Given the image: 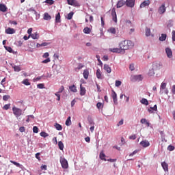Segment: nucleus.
Segmentation results:
<instances>
[{
  "label": "nucleus",
  "instance_id": "obj_56",
  "mask_svg": "<svg viewBox=\"0 0 175 175\" xmlns=\"http://www.w3.org/2000/svg\"><path fill=\"white\" fill-rule=\"evenodd\" d=\"M161 88L162 90H165V88H166V83H162L161 85Z\"/></svg>",
  "mask_w": 175,
  "mask_h": 175
},
{
  "label": "nucleus",
  "instance_id": "obj_64",
  "mask_svg": "<svg viewBox=\"0 0 175 175\" xmlns=\"http://www.w3.org/2000/svg\"><path fill=\"white\" fill-rule=\"evenodd\" d=\"M172 94H175V85L172 86Z\"/></svg>",
  "mask_w": 175,
  "mask_h": 175
},
{
  "label": "nucleus",
  "instance_id": "obj_61",
  "mask_svg": "<svg viewBox=\"0 0 175 175\" xmlns=\"http://www.w3.org/2000/svg\"><path fill=\"white\" fill-rule=\"evenodd\" d=\"M141 124H146L147 122V120H146V118H142L140 120Z\"/></svg>",
  "mask_w": 175,
  "mask_h": 175
},
{
  "label": "nucleus",
  "instance_id": "obj_63",
  "mask_svg": "<svg viewBox=\"0 0 175 175\" xmlns=\"http://www.w3.org/2000/svg\"><path fill=\"white\" fill-rule=\"evenodd\" d=\"M172 40L175 42V31H172Z\"/></svg>",
  "mask_w": 175,
  "mask_h": 175
},
{
  "label": "nucleus",
  "instance_id": "obj_5",
  "mask_svg": "<svg viewBox=\"0 0 175 175\" xmlns=\"http://www.w3.org/2000/svg\"><path fill=\"white\" fill-rule=\"evenodd\" d=\"M111 53H116L117 54H122V49L121 48H110L109 49Z\"/></svg>",
  "mask_w": 175,
  "mask_h": 175
},
{
  "label": "nucleus",
  "instance_id": "obj_9",
  "mask_svg": "<svg viewBox=\"0 0 175 175\" xmlns=\"http://www.w3.org/2000/svg\"><path fill=\"white\" fill-rule=\"evenodd\" d=\"M5 33H7V35H13V33H16V30L13 28L8 27L5 29Z\"/></svg>",
  "mask_w": 175,
  "mask_h": 175
},
{
  "label": "nucleus",
  "instance_id": "obj_12",
  "mask_svg": "<svg viewBox=\"0 0 175 175\" xmlns=\"http://www.w3.org/2000/svg\"><path fill=\"white\" fill-rule=\"evenodd\" d=\"M165 53L168 58H172L173 55V52L172 51V49L170 48H166Z\"/></svg>",
  "mask_w": 175,
  "mask_h": 175
},
{
  "label": "nucleus",
  "instance_id": "obj_59",
  "mask_svg": "<svg viewBox=\"0 0 175 175\" xmlns=\"http://www.w3.org/2000/svg\"><path fill=\"white\" fill-rule=\"evenodd\" d=\"M27 33L29 34V36H31V34H32V28H29V29L27 30Z\"/></svg>",
  "mask_w": 175,
  "mask_h": 175
},
{
  "label": "nucleus",
  "instance_id": "obj_52",
  "mask_svg": "<svg viewBox=\"0 0 175 175\" xmlns=\"http://www.w3.org/2000/svg\"><path fill=\"white\" fill-rule=\"evenodd\" d=\"M49 56H50V54L48 52H46V53H44V55H42V57L43 58H49Z\"/></svg>",
  "mask_w": 175,
  "mask_h": 175
},
{
  "label": "nucleus",
  "instance_id": "obj_25",
  "mask_svg": "<svg viewBox=\"0 0 175 175\" xmlns=\"http://www.w3.org/2000/svg\"><path fill=\"white\" fill-rule=\"evenodd\" d=\"M66 126H70V125H72V120L70 116H69L66 120Z\"/></svg>",
  "mask_w": 175,
  "mask_h": 175
},
{
  "label": "nucleus",
  "instance_id": "obj_4",
  "mask_svg": "<svg viewBox=\"0 0 175 175\" xmlns=\"http://www.w3.org/2000/svg\"><path fill=\"white\" fill-rule=\"evenodd\" d=\"M60 163L63 169H68L69 165L68 164V161L66 160L65 158H62V157L60 158Z\"/></svg>",
  "mask_w": 175,
  "mask_h": 175
},
{
  "label": "nucleus",
  "instance_id": "obj_39",
  "mask_svg": "<svg viewBox=\"0 0 175 175\" xmlns=\"http://www.w3.org/2000/svg\"><path fill=\"white\" fill-rule=\"evenodd\" d=\"M146 36H150L151 35V29L146 28Z\"/></svg>",
  "mask_w": 175,
  "mask_h": 175
},
{
  "label": "nucleus",
  "instance_id": "obj_54",
  "mask_svg": "<svg viewBox=\"0 0 175 175\" xmlns=\"http://www.w3.org/2000/svg\"><path fill=\"white\" fill-rule=\"evenodd\" d=\"M55 95L57 97V100H61V95L59 93H55Z\"/></svg>",
  "mask_w": 175,
  "mask_h": 175
},
{
  "label": "nucleus",
  "instance_id": "obj_57",
  "mask_svg": "<svg viewBox=\"0 0 175 175\" xmlns=\"http://www.w3.org/2000/svg\"><path fill=\"white\" fill-rule=\"evenodd\" d=\"M136 137H137L136 135H133L129 137V139L131 140H135Z\"/></svg>",
  "mask_w": 175,
  "mask_h": 175
},
{
  "label": "nucleus",
  "instance_id": "obj_19",
  "mask_svg": "<svg viewBox=\"0 0 175 175\" xmlns=\"http://www.w3.org/2000/svg\"><path fill=\"white\" fill-rule=\"evenodd\" d=\"M126 2L124 0H120L117 3V8H122L125 5Z\"/></svg>",
  "mask_w": 175,
  "mask_h": 175
},
{
  "label": "nucleus",
  "instance_id": "obj_40",
  "mask_svg": "<svg viewBox=\"0 0 175 175\" xmlns=\"http://www.w3.org/2000/svg\"><path fill=\"white\" fill-rule=\"evenodd\" d=\"M40 135L42 137H47V136H49V134L44 131H42Z\"/></svg>",
  "mask_w": 175,
  "mask_h": 175
},
{
  "label": "nucleus",
  "instance_id": "obj_27",
  "mask_svg": "<svg viewBox=\"0 0 175 175\" xmlns=\"http://www.w3.org/2000/svg\"><path fill=\"white\" fill-rule=\"evenodd\" d=\"M97 79H102V74L100 73V70L98 69L96 72Z\"/></svg>",
  "mask_w": 175,
  "mask_h": 175
},
{
  "label": "nucleus",
  "instance_id": "obj_58",
  "mask_svg": "<svg viewBox=\"0 0 175 175\" xmlns=\"http://www.w3.org/2000/svg\"><path fill=\"white\" fill-rule=\"evenodd\" d=\"M37 87H38V88L42 89V88H44V85L43 83H39L37 85Z\"/></svg>",
  "mask_w": 175,
  "mask_h": 175
},
{
  "label": "nucleus",
  "instance_id": "obj_14",
  "mask_svg": "<svg viewBox=\"0 0 175 175\" xmlns=\"http://www.w3.org/2000/svg\"><path fill=\"white\" fill-rule=\"evenodd\" d=\"M140 145L144 147V148H146V147H149L150 146V142L147 141V140H144V141H142L140 142Z\"/></svg>",
  "mask_w": 175,
  "mask_h": 175
},
{
  "label": "nucleus",
  "instance_id": "obj_48",
  "mask_svg": "<svg viewBox=\"0 0 175 175\" xmlns=\"http://www.w3.org/2000/svg\"><path fill=\"white\" fill-rule=\"evenodd\" d=\"M64 90H65V88H64V85H62L60 87V88L59 89V91H58L57 94H61L62 92H64Z\"/></svg>",
  "mask_w": 175,
  "mask_h": 175
},
{
  "label": "nucleus",
  "instance_id": "obj_17",
  "mask_svg": "<svg viewBox=\"0 0 175 175\" xmlns=\"http://www.w3.org/2000/svg\"><path fill=\"white\" fill-rule=\"evenodd\" d=\"M111 96L114 103H117V93L114 90H112Z\"/></svg>",
  "mask_w": 175,
  "mask_h": 175
},
{
  "label": "nucleus",
  "instance_id": "obj_31",
  "mask_svg": "<svg viewBox=\"0 0 175 175\" xmlns=\"http://www.w3.org/2000/svg\"><path fill=\"white\" fill-rule=\"evenodd\" d=\"M30 36L31 38H32V39H38L39 38V33H38V32H36L32 33Z\"/></svg>",
  "mask_w": 175,
  "mask_h": 175
},
{
  "label": "nucleus",
  "instance_id": "obj_24",
  "mask_svg": "<svg viewBox=\"0 0 175 175\" xmlns=\"http://www.w3.org/2000/svg\"><path fill=\"white\" fill-rule=\"evenodd\" d=\"M167 35L165 33H162L161 36L159 37V40L160 42H165L166 40Z\"/></svg>",
  "mask_w": 175,
  "mask_h": 175
},
{
  "label": "nucleus",
  "instance_id": "obj_21",
  "mask_svg": "<svg viewBox=\"0 0 175 175\" xmlns=\"http://www.w3.org/2000/svg\"><path fill=\"white\" fill-rule=\"evenodd\" d=\"M155 70H154L153 68H152L151 69L149 70L148 72V75L151 77L152 76H154L155 75Z\"/></svg>",
  "mask_w": 175,
  "mask_h": 175
},
{
  "label": "nucleus",
  "instance_id": "obj_33",
  "mask_svg": "<svg viewBox=\"0 0 175 175\" xmlns=\"http://www.w3.org/2000/svg\"><path fill=\"white\" fill-rule=\"evenodd\" d=\"M55 127L57 131H62V126H61V124L56 123L55 124Z\"/></svg>",
  "mask_w": 175,
  "mask_h": 175
},
{
  "label": "nucleus",
  "instance_id": "obj_41",
  "mask_svg": "<svg viewBox=\"0 0 175 175\" xmlns=\"http://www.w3.org/2000/svg\"><path fill=\"white\" fill-rule=\"evenodd\" d=\"M11 163H13V165H15V166H16L17 167H21V165L20 163L14 161H10Z\"/></svg>",
  "mask_w": 175,
  "mask_h": 175
},
{
  "label": "nucleus",
  "instance_id": "obj_6",
  "mask_svg": "<svg viewBox=\"0 0 175 175\" xmlns=\"http://www.w3.org/2000/svg\"><path fill=\"white\" fill-rule=\"evenodd\" d=\"M135 0H126V5L128 6V8H133L135 6Z\"/></svg>",
  "mask_w": 175,
  "mask_h": 175
},
{
  "label": "nucleus",
  "instance_id": "obj_23",
  "mask_svg": "<svg viewBox=\"0 0 175 175\" xmlns=\"http://www.w3.org/2000/svg\"><path fill=\"white\" fill-rule=\"evenodd\" d=\"M8 10V8H6V5L5 4H0V12H6Z\"/></svg>",
  "mask_w": 175,
  "mask_h": 175
},
{
  "label": "nucleus",
  "instance_id": "obj_46",
  "mask_svg": "<svg viewBox=\"0 0 175 175\" xmlns=\"http://www.w3.org/2000/svg\"><path fill=\"white\" fill-rule=\"evenodd\" d=\"M3 109L4 110H9L10 109V104H6L3 106Z\"/></svg>",
  "mask_w": 175,
  "mask_h": 175
},
{
  "label": "nucleus",
  "instance_id": "obj_8",
  "mask_svg": "<svg viewBox=\"0 0 175 175\" xmlns=\"http://www.w3.org/2000/svg\"><path fill=\"white\" fill-rule=\"evenodd\" d=\"M165 12H166V7L165 6V3H163L159 8V14H163Z\"/></svg>",
  "mask_w": 175,
  "mask_h": 175
},
{
  "label": "nucleus",
  "instance_id": "obj_22",
  "mask_svg": "<svg viewBox=\"0 0 175 175\" xmlns=\"http://www.w3.org/2000/svg\"><path fill=\"white\" fill-rule=\"evenodd\" d=\"M104 70H106L107 73H111V68H110L107 64L104 65Z\"/></svg>",
  "mask_w": 175,
  "mask_h": 175
},
{
  "label": "nucleus",
  "instance_id": "obj_30",
  "mask_svg": "<svg viewBox=\"0 0 175 175\" xmlns=\"http://www.w3.org/2000/svg\"><path fill=\"white\" fill-rule=\"evenodd\" d=\"M100 159H102V161H106V154H105V153H103V152H101L100 153Z\"/></svg>",
  "mask_w": 175,
  "mask_h": 175
},
{
  "label": "nucleus",
  "instance_id": "obj_3",
  "mask_svg": "<svg viewBox=\"0 0 175 175\" xmlns=\"http://www.w3.org/2000/svg\"><path fill=\"white\" fill-rule=\"evenodd\" d=\"M152 66L153 70L157 72V70L162 69V63H161L159 62H153Z\"/></svg>",
  "mask_w": 175,
  "mask_h": 175
},
{
  "label": "nucleus",
  "instance_id": "obj_43",
  "mask_svg": "<svg viewBox=\"0 0 175 175\" xmlns=\"http://www.w3.org/2000/svg\"><path fill=\"white\" fill-rule=\"evenodd\" d=\"M33 133H38V132H39V129L38 128V126H34L33 127Z\"/></svg>",
  "mask_w": 175,
  "mask_h": 175
},
{
  "label": "nucleus",
  "instance_id": "obj_20",
  "mask_svg": "<svg viewBox=\"0 0 175 175\" xmlns=\"http://www.w3.org/2000/svg\"><path fill=\"white\" fill-rule=\"evenodd\" d=\"M69 90L71 92H77V88L75 85L69 86Z\"/></svg>",
  "mask_w": 175,
  "mask_h": 175
},
{
  "label": "nucleus",
  "instance_id": "obj_45",
  "mask_svg": "<svg viewBox=\"0 0 175 175\" xmlns=\"http://www.w3.org/2000/svg\"><path fill=\"white\" fill-rule=\"evenodd\" d=\"M174 146L172 145H169L167 147L168 151H174Z\"/></svg>",
  "mask_w": 175,
  "mask_h": 175
},
{
  "label": "nucleus",
  "instance_id": "obj_50",
  "mask_svg": "<svg viewBox=\"0 0 175 175\" xmlns=\"http://www.w3.org/2000/svg\"><path fill=\"white\" fill-rule=\"evenodd\" d=\"M3 100H8L10 99V96L5 95L3 96Z\"/></svg>",
  "mask_w": 175,
  "mask_h": 175
},
{
  "label": "nucleus",
  "instance_id": "obj_37",
  "mask_svg": "<svg viewBox=\"0 0 175 175\" xmlns=\"http://www.w3.org/2000/svg\"><path fill=\"white\" fill-rule=\"evenodd\" d=\"M73 12H70L68 15H67V20H72V18L73 17Z\"/></svg>",
  "mask_w": 175,
  "mask_h": 175
},
{
  "label": "nucleus",
  "instance_id": "obj_44",
  "mask_svg": "<svg viewBox=\"0 0 175 175\" xmlns=\"http://www.w3.org/2000/svg\"><path fill=\"white\" fill-rule=\"evenodd\" d=\"M5 50L8 51V53H13V49L10 46H5Z\"/></svg>",
  "mask_w": 175,
  "mask_h": 175
},
{
  "label": "nucleus",
  "instance_id": "obj_7",
  "mask_svg": "<svg viewBox=\"0 0 175 175\" xmlns=\"http://www.w3.org/2000/svg\"><path fill=\"white\" fill-rule=\"evenodd\" d=\"M150 3H151V1H150V0H146V1H143L140 4L141 9H142V8H146V6H150Z\"/></svg>",
  "mask_w": 175,
  "mask_h": 175
},
{
  "label": "nucleus",
  "instance_id": "obj_32",
  "mask_svg": "<svg viewBox=\"0 0 175 175\" xmlns=\"http://www.w3.org/2000/svg\"><path fill=\"white\" fill-rule=\"evenodd\" d=\"M141 103H142V105H145V106H148V100L146 98H142L140 100Z\"/></svg>",
  "mask_w": 175,
  "mask_h": 175
},
{
  "label": "nucleus",
  "instance_id": "obj_60",
  "mask_svg": "<svg viewBox=\"0 0 175 175\" xmlns=\"http://www.w3.org/2000/svg\"><path fill=\"white\" fill-rule=\"evenodd\" d=\"M129 69H130L131 71L135 70V65H133V64H130Z\"/></svg>",
  "mask_w": 175,
  "mask_h": 175
},
{
  "label": "nucleus",
  "instance_id": "obj_13",
  "mask_svg": "<svg viewBox=\"0 0 175 175\" xmlns=\"http://www.w3.org/2000/svg\"><path fill=\"white\" fill-rule=\"evenodd\" d=\"M161 166L165 172H169V165L166 162H162Z\"/></svg>",
  "mask_w": 175,
  "mask_h": 175
},
{
  "label": "nucleus",
  "instance_id": "obj_1",
  "mask_svg": "<svg viewBox=\"0 0 175 175\" xmlns=\"http://www.w3.org/2000/svg\"><path fill=\"white\" fill-rule=\"evenodd\" d=\"M133 46V42L129 40H125L120 42L119 47L122 51V54H125V50H129V49H132Z\"/></svg>",
  "mask_w": 175,
  "mask_h": 175
},
{
  "label": "nucleus",
  "instance_id": "obj_55",
  "mask_svg": "<svg viewBox=\"0 0 175 175\" xmlns=\"http://www.w3.org/2000/svg\"><path fill=\"white\" fill-rule=\"evenodd\" d=\"M41 170H47V165H44L40 167Z\"/></svg>",
  "mask_w": 175,
  "mask_h": 175
},
{
  "label": "nucleus",
  "instance_id": "obj_18",
  "mask_svg": "<svg viewBox=\"0 0 175 175\" xmlns=\"http://www.w3.org/2000/svg\"><path fill=\"white\" fill-rule=\"evenodd\" d=\"M43 19L46 20V21H49V20H51V16H50V14H49V13L45 12L44 14Z\"/></svg>",
  "mask_w": 175,
  "mask_h": 175
},
{
  "label": "nucleus",
  "instance_id": "obj_10",
  "mask_svg": "<svg viewBox=\"0 0 175 175\" xmlns=\"http://www.w3.org/2000/svg\"><path fill=\"white\" fill-rule=\"evenodd\" d=\"M112 20L114 23H117V13L116 12V9H113L111 12Z\"/></svg>",
  "mask_w": 175,
  "mask_h": 175
},
{
  "label": "nucleus",
  "instance_id": "obj_47",
  "mask_svg": "<svg viewBox=\"0 0 175 175\" xmlns=\"http://www.w3.org/2000/svg\"><path fill=\"white\" fill-rule=\"evenodd\" d=\"M51 62L50 57H48L45 60H43L42 62V64H49V62Z\"/></svg>",
  "mask_w": 175,
  "mask_h": 175
},
{
  "label": "nucleus",
  "instance_id": "obj_26",
  "mask_svg": "<svg viewBox=\"0 0 175 175\" xmlns=\"http://www.w3.org/2000/svg\"><path fill=\"white\" fill-rule=\"evenodd\" d=\"M83 33H86L87 35L91 33V29L88 27H86L83 29Z\"/></svg>",
  "mask_w": 175,
  "mask_h": 175
},
{
  "label": "nucleus",
  "instance_id": "obj_38",
  "mask_svg": "<svg viewBox=\"0 0 175 175\" xmlns=\"http://www.w3.org/2000/svg\"><path fill=\"white\" fill-rule=\"evenodd\" d=\"M88 122L90 125H95V122H94V120H92L91 118H88Z\"/></svg>",
  "mask_w": 175,
  "mask_h": 175
},
{
  "label": "nucleus",
  "instance_id": "obj_15",
  "mask_svg": "<svg viewBox=\"0 0 175 175\" xmlns=\"http://www.w3.org/2000/svg\"><path fill=\"white\" fill-rule=\"evenodd\" d=\"M68 4L71 6H79V3L76 2V0H67Z\"/></svg>",
  "mask_w": 175,
  "mask_h": 175
},
{
  "label": "nucleus",
  "instance_id": "obj_34",
  "mask_svg": "<svg viewBox=\"0 0 175 175\" xmlns=\"http://www.w3.org/2000/svg\"><path fill=\"white\" fill-rule=\"evenodd\" d=\"M12 68L14 70V72H21V68L19 66H14Z\"/></svg>",
  "mask_w": 175,
  "mask_h": 175
},
{
  "label": "nucleus",
  "instance_id": "obj_49",
  "mask_svg": "<svg viewBox=\"0 0 175 175\" xmlns=\"http://www.w3.org/2000/svg\"><path fill=\"white\" fill-rule=\"evenodd\" d=\"M121 84H122L121 81H116V83H115L116 87H120V85H121Z\"/></svg>",
  "mask_w": 175,
  "mask_h": 175
},
{
  "label": "nucleus",
  "instance_id": "obj_51",
  "mask_svg": "<svg viewBox=\"0 0 175 175\" xmlns=\"http://www.w3.org/2000/svg\"><path fill=\"white\" fill-rule=\"evenodd\" d=\"M46 3H48L49 5H53L54 4V1L53 0H46Z\"/></svg>",
  "mask_w": 175,
  "mask_h": 175
},
{
  "label": "nucleus",
  "instance_id": "obj_28",
  "mask_svg": "<svg viewBox=\"0 0 175 175\" xmlns=\"http://www.w3.org/2000/svg\"><path fill=\"white\" fill-rule=\"evenodd\" d=\"M55 23H61V14L59 12L55 16Z\"/></svg>",
  "mask_w": 175,
  "mask_h": 175
},
{
  "label": "nucleus",
  "instance_id": "obj_11",
  "mask_svg": "<svg viewBox=\"0 0 175 175\" xmlns=\"http://www.w3.org/2000/svg\"><path fill=\"white\" fill-rule=\"evenodd\" d=\"M86 90L85 88L83 87V84L80 85V92H79V94L81 95V96H84V95H85V92H86Z\"/></svg>",
  "mask_w": 175,
  "mask_h": 175
},
{
  "label": "nucleus",
  "instance_id": "obj_53",
  "mask_svg": "<svg viewBox=\"0 0 175 175\" xmlns=\"http://www.w3.org/2000/svg\"><path fill=\"white\" fill-rule=\"evenodd\" d=\"M135 80H139V81H142V75L135 76Z\"/></svg>",
  "mask_w": 175,
  "mask_h": 175
},
{
  "label": "nucleus",
  "instance_id": "obj_35",
  "mask_svg": "<svg viewBox=\"0 0 175 175\" xmlns=\"http://www.w3.org/2000/svg\"><path fill=\"white\" fill-rule=\"evenodd\" d=\"M108 31H109V32H110V33H113V35H116V28H114V27L109 28V29Z\"/></svg>",
  "mask_w": 175,
  "mask_h": 175
},
{
  "label": "nucleus",
  "instance_id": "obj_29",
  "mask_svg": "<svg viewBox=\"0 0 175 175\" xmlns=\"http://www.w3.org/2000/svg\"><path fill=\"white\" fill-rule=\"evenodd\" d=\"M22 84H24V85H31V82H29V79H26L22 81Z\"/></svg>",
  "mask_w": 175,
  "mask_h": 175
},
{
  "label": "nucleus",
  "instance_id": "obj_42",
  "mask_svg": "<svg viewBox=\"0 0 175 175\" xmlns=\"http://www.w3.org/2000/svg\"><path fill=\"white\" fill-rule=\"evenodd\" d=\"M83 66L84 65H83V64H79L78 66L75 68V70H80V69H83Z\"/></svg>",
  "mask_w": 175,
  "mask_h": 175
},
{
  "label": "nucleus",
  "instance_id": "obj_36",
  "mask_svg": "<svg viewBox=\"0 0 175 175\" xmlns=\"http://www.w3.org/2000/svg\"><path fill=\"white\" fill-rule=\"evenodd\" d=\"M58 147L59 148V150H61L62 151V150H64V143H62V142L59 141L58 142Z\"/></svg>",
  "mask_w": 175,
  "mask_h": 175
},
{
  "label": "nucleus",
  "instance_id": "obj_2",
  "mask_svg": "<svg viewBox=\"0 0 175 175\" xmlns=\"http://www.w3.org/2000/svg\"><path fill=\"white\" fill-rule=\"evenodd\" d=\"M12 111L13 114L16 117V118H18V117L23 114V110L16 107L12 108Z\"/></svg>",
  "mask_w": 175,
  "mask_h": 175
},
{
  "label": "nucleus",
  "instance_id": "obj_16",
  "mask_svg": "<svg viewBox=\"0 0 175 175\" xmlns=\"http://www.w3.org/2000/svg\"><path fill=\"white\" fill-rule=\"evenodd\" d=\"M83 77L85 80H87L88 79V76H90V71L88 70V69H85L83 70Z\"/></svg>",
  "mask_w": 175,
  "mask_h": 175
},
{
  "label": "nucleus",
  "instance_id": "obj_62",
  "mask_svg": "<svg viewBox=\"0 0 175 175\" xmlns=\"http://www.w3.org/2000/svg\"><path fill=\"white\" fill-rule=\"evenodd\" d=\"M20 132H25V127L21 126L19 128Z\"/></svg>",
  "mask_w": 175,
  "mask_h": 175
}]
</instances>
